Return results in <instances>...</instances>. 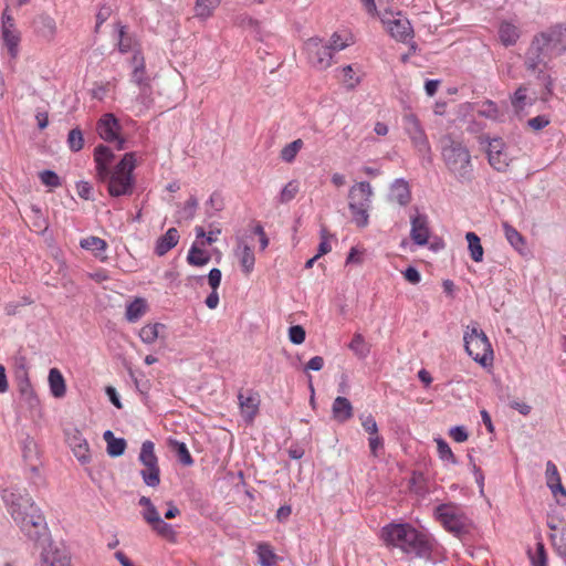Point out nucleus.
<instances>
[{
    "instance_id": "nucleus-61",
    "label": "nucleus",
    "mask_w": 566,
    "mask_h": 566,
    "mask_svg": "<svg viewBox=\"0 0 566 566\" xmlns=\"http://www.w3.org/2000/svg\"><path fill=\"white\" fill-rule=\"evenodd\" d=\"M449 434L455 442H464L469 437L468 431L463 426L451 428Z\"/></svg>"
},
{
    "instance_id": "nucleus-54",
    "label": "nucleus",
    "mask_w": 566,
    "mask_h": 566,
    "mask_svg": "<svg viewBox=\"0 0 566 566\" xmlns=\"http://www.w3.org/2000/svg\"><path fill=\"white\" fill-rule=\"evenodd\" d=\"M41 182L48 187L56 188L61 186V178L53 170H43L39 174Z\"/></svg>"
},
{
    "instance_id": "nucleus-38",
    "label": "nucleus",
    "mask_w": 566,
    "mask_h": 566,
    "mask_svg": "<svg viewBox=\"0 0 566 566\" xmlns=\"http://www.w3.org/2000/svg\"><path fill=\"white\" fill-rule=\"evenodd\" d=\"M527 554L532 566H547V553L545 549V545L542 542H537L535 551L532 552L531 549H528Z\"/></svg>"
},
{
    "instance_id": "nucleus-30",
    "label": "nucleus",
    "mask_w": 566,
    "mask_h": 566,
    "mask_svg": "<svg viewBox=\"0 0 566 566\" xmlns=\"http://www.w3.org/2000/svg\"><path fill=\"white\" fill-rule=\"evenodd\" d=\"M49 385L51 394L55 398H62L65 396L66 386L62 373L57 368H52L49 371Z\"/></svg>"
},
{
    "instance_id": "nucleus-7",
    "label": "nucleus",
    "mask_w": 566,
    "mask_h": 566,
    "mask_svg": "<svg viewBox=\"0 0 566 566\" xmlns=\"http://www.w3.org/2000/svg\"><path fill=\"white\" fill-rule=\"evenodd\" d=\"M436 518L457 537L469 534L471 521L463 510L454 503H443L434 510Z\"/></svg>"
},
{
    "instance_id": "nucleus-42",
    "label": "nucleus",
    "mask_w": 566,
    "mask_h": 566,
    "mask_svg": "<svg viewBox=\"0 0 566 566\" xmlns=\"http://www.w3.org/2000/svg\"><path fill=\"white\" fill-rule=\"evenodd\" d=\"M349 348L359 357L366 358L370 352L369 346L366 344L364 336L356 333L349 343Z\"/></svg>"
},
{
    "instance_id": "nucleus-52",
    "label": "nucleus",
    "mask_w": 566,
    "mask_h": 566,
    "mask_svg": "<svg viewBox=\"0 0 566 566\" xmlns=\"http://www.w3.org/2000/svg\"><path fill=\"white\" fill-rule=\"evenodd\" d=\"M297 192H298L297 182L294 180L287 182L280 193L279 202H281V203L290 202L291 200H293L295 198Z\"/></svg>"
},
{
    "instance_id": "nucleus-16",
    "label": "nucleus",
    "mask_w": 566,
    "mask_h": 566,
    "mask_svg": "<svg viewBox=\"0 0 566 566\" xmlns=\"http://www.w3.org/2000/svg\"><path fill=\"white\" fill-rule=\"evenodd\" d=\"M239 407L245 422L252 423L260 409V395L253 389L245 392L240 390L238 394Z\"/></svg>"
},
{
    "instance_id": "nucleus-50",
    "label": "nucleus",
    "mask_w": 566,
    "mask_h": 566,
    "mask_svg": "<svg viewBox=\"0 0 566 566\" xmlns=\"http://www.w3.org/2000/svg\"><path fill=\"white\" fill-rule=\"evenodd\" d=\"M479 114L485 118L497 119L500 117V111L495 102L486 99L482 103Z\"/></svg>"
},
{
    "instance_id": "nucleus-22",
    "label": "nucleus",
    "mask_w": 566,
    "mask_h": 566,
    "mask_svg": "<svg viewBox=\"0 0 566 566\" xmlns=\"http://www.w3.org/2000/svg\"><path fill=\"white\" fill-rule=\"evenodd\" d=\"M113 159L114 153L109 147L101 144L94 149V161L96 164L97 178H103L107 175V169H109V164Z\"/></svg>"
},
{
    "instance_id": "nucleus-5",
    "label": "nucleus",
    "mask_w": 566,
    "mask_h": 566,
    "mask_svg": "<svg viewBox=\"0 0 566 566\" xmlns=\"http://www.w3.org/2000/svg\"><path fill=\"white\" fill-rule=\"evenodd\" d=\"M465 352L482 367L492 365L493 349L485 333L479 328L478 323L467 326L463 336Z\"/></svg>"
},
{
    "instance_id": "nucleus-37",
    "label": "nucleus",
    "mask_w": 566,
    "mask_h": 566,
    "mask_svg": "<svg viewBox=\"0 0 566 566\" xmlns=\"http://www.w3.org/2000/svg\"><path fill=\"white\" fill-rule=\"evenodd\" d=\"M150 527L160 537H163L171 543L176 542V538H177L176 531L174 530L172 525L165 522L163 518H160L158 522L154 523Z\"/></svg>"
},
{
    "instance_id": "nucleus-23",
    "label": "nucleus",
    "mask_w": 566,
    "mask_h": 566,
    "mask_svg": "<svg viewBox=\"0 0 566 566\" xmlns=\"http://www.w3.org/2000/svg\"><path fill=\"white\" fill-rule=\"evenodd\" d=\"M35 33L46 41H52L56 34L55 20L48 14H40L33 20Z\"/></svg>"
},
{
    "instance_id": "nucleus-6",
    "label": "nucleus",
    "mask_w": 566,
    "mask_h": 566,
    "mask_svg": "<svg viewBox=\"0 0 566 566\" xmlns=\"http://www.w3.org/2000/svg\"><path fill=\"white\" fill-rule=\"evenodd\" d=\"M374 192L368 181H360L350 187L348 191V208L353 221L358 228H365L369 223V209Z\"/></svg>"
},
{
    "instance_id": "nucleus-8",
    "label": "nucleus",
    "mask_w": 566,
    "mask_h": 566,
    "mask_svg": "<svg viewBox=\"0 0 566 566\" xmlns=\"http://www.w3.org/2000/svg\"><path fill=\"white\" fill-rule=\"evenodd\" d=\"M138 459L145 467L140 471L144 483L147 486L157 488L160 484V468L153 441L146 440L143 442Z\"/></svg>"
},
{
    "instance_id": "nucleus-39",
    "label": "nucleus",
    "mask_w": 566,
    "mask_h": 566,
    "mask_svg": "<svg viewBox=\"0 0 566 566\" xmlns=\"http://www.w3.org/2000/svg\"><path fill=\"white\" fill-rule=\"evenodd\" d=\"M170 446L172 450L175 451L179 462L184 465H191L193 463V459L187 448V446L184 442L171 440Z\"/></svg>"
},
{
    "instance_id": "nucleus-25",
    "label": "nucleus",
    "mask_w": 566,
    "mask_h": 566,
    "mask_svg": "<svg viewBox=\"0 0 566 566\" xmlns=\"http://www.w3.org/2000/svg\"><path fill=\"white\" fill-rule=\"evenodd\" d=\"M179 232L176 228H170L167 232L159 237L156 241L155 253L158 256L165 255L168 251L175 248L179 242Z\"/></svg>"
},
{
    "instance_id": "nucleus-17",
    "label": "nucleus",
    "mask_w": 566,
    "mask_h": 566,
    "mask_svg": "<svg viewBox=\"0 0 566 566\" xmlns=\"http://www.w3.org/2000/svg\"><path fill=\"white\" fill-rule=\"evenodd\" d=\"M397 15V18L382 19L381 21L392 38L398 41L406 42L412 38L413 30L407 18L402 17L401 13H398Z\"/></svg>"
},
{
    "instance_id": "nucleus-58",
    "label": "nucleus",
    "mask_w": 566,
    "mask_h": 566,
    "mask_svg": "<svg viewBox=\"0 0 566 566\" xmlns=\"http://www.w3.org/2000/svg\"><path fill=\"white\" fill-rule=\"evenodd\" d=\"M551 123V119L548 116L546 115H538V116H535L533 118H530L527 120V126L530 128H532L533 130H541L543 128H545L546 126H548Z\"/></svg>"
},
{
    "instance_id": "nucleus-27",
    "label": "nucleus",
    "mask_w": 566,
    "mask_h": 566,
    "mask_svg": "<svg viewBox=\"0 0 566 566\" xmlns=\"http://www.w3.org/2000/svg\"><path fill=\"white\" fill-rule=\"evenodd\" d=\"M528 88L526 85H520L516 91L510 96L511 105L516 115H521L527 105H533L534 99L527 96Z\"/></svg>"
},
{
    "instance_id": "nucleus-43",
    "label": "nucleus",
    "mask_w": 566,
    "mask_h": 566,
    "mask_svg": "<svg viewBox=\"0 0 566 566\" xmlns=\"http://www.w3.org/2000/svg\"><path fill=\"white\" fill-rule=\"evenodd\" d=\"M302 147H303L302 139L293 140L292 143L284 146L283 149L281 150V154H280L281 159L285 163H292L295 159L297 153L301 150Z\"/></svg>"
},
{
    "instance_id": "nucleus-26",
    "label": "nucleus",
    "mask_w": 566,
    "mask_h": 566,
    "mask_svg": "<svg viewBox=\"0 0 566 566\" xmlns=\"http://www.w3.org/2000/svg\"><path fill=\"white\" fill-rule=\"evenodd\" d=\"M332 412L333 418L343 423L353 417V406L347 398L338 396L333 402Z\"/></svg>"
},
{
    "instance_id": "nucleus-28",
    "label": "nucleus",
    "mask_w": 566,
    "mask_h": 566,
    "mask_svg": "<svg viewBox=\"0 0 566 566\" xmlns=\"http://www.w3.org/2000/svg\"><path fill=\"white\" fill-rule=\"evenodd\" d=\"M211 260L210 253L200 247V244L196 241L192 243L191 248L188 251L187 262L193 266H203L208 264Z\"/></svg>"
},
{
    "instance_id": "nucleus-11",
    "label": "nucleus",
    "mask_w": 566,
    "mask_h": 566,
    "mask_svg": "<svg viewBox=\"0 0 566 566\" xmlns=\"http://www.w3.org/2000/svg\"><path fill=\"white\" fill-rule=\"evenodd\" d=\"M480 143H488V160L489 164L499 172H505L510 166L511 158L505 151V143L502 138H490L481 136Z\"/></svg>"
},
{
    "instance_id": "nucleus-31",
    "label": "nucleus",
    "mask_w": 566,
    "mask_h": 566,
    "mask_svg": "<svg viewBox=\"0 0 566 566\" xmlns=\"http://www.w3.org/2000/svg\"><path fill=\"white\" fill-rule=\"evenodd\" d=\"M499 38L503 45H514L520 39V30L510 22H502L499 28Z\"/></svg>"
},
{
    "instance_id": "nucleus-4",
    "label": "nucleus",
    "mask_w": 566,
    "mask_h": 566,
    "mask_svg": "<svg viewBox=\"0 0 566 566\" xmlns=\"http://www.w3.org/2000/svg\"><path fill=\"white\" fill-rule=\"evenodd\" d=\"M135 167V154L126 153L113 170L107 169V175L98 180L107 184V191L112 197L130 196L136 184Z\"/></svg>"
},
{
    "instance_id": "nucleus-1",
    "label": "nucleus",
    "mask_w": 566,
    "mask_h": 566,
    "mask_svg": "<svg viewBox=\"0 0 566 566\" xmlns=\"http://www.w3.org/2000/svg\"><path fill=\"white\" fill-rule=\"evenodd\" d=\"M2 500L18 527L30 541L38 543L46 538L45 518L27 492L6 489L2 492Z\"/></svg>"
},
{
    "instance_id": "nucleus-57",
    "label": "nucleus",
    "mask_w": 566,
    "mask_h": 566,
    "mask_svg": "<svg viewBox=\"0 0 566 566\" xmlns=\"http://www.w3.org/2000/svg\"><path fill=\"white\" fill-rule=\"evenodd\" d=\"M198 199L196 196H190L189 199L186 201L184 209L181 211L182 217L187 220H190L195 217L196 211L198 209Z\"/></svg>"
},
{
    "instance_id": "nucleus-46",
    "label": "nucleus",
    "mask_w": 566,
    "mask_h": 566,
    "mask_svg": "<svg viewBox=\"0 0 566 566\" xmlns=\"http://www.w3.org/2000/svg\"><path fill=\"white\" fill-rule=\"evenodd\" d=\"M159 327L164 325L159 323L145 325L139 332L140 339L146 344H153L158 338Z\"/></svg>"
},
{
    "instance_id": "nucleus-48",
    "label": "nucleus",
    "mask_w": 566,
    "mask_h": 566,
    "mask_svg": "<svg viewBox=\"0 0 566 566\" xmlns=\"http://www.w3.org/2000/svg\"><path fill=\"white\" fill-rule=\"evenodd\" d=\"M436 441H437V449H438L440 459L442 461L450 462L451 464H458V460H457L455 455L453 454L449 444L442 438H439Z\"/></svg>"
},
{
    "instance_id": "nucleus-20",
    "label": "nucleus",
    "mask_w": 566,
    "mask_h": 566,
    "mask_svg": "<svg viewBox=\"0 0 566 566\" xmlns=\"http://www.w3.org/2000/svg\"><path fill=\"white\" fill-rule=\"evenodd\" d=\"M21 450L25 465L32 473H38L40 465L39 449L34 439L29 434H25V437L21 440Z\"/></svg>"
},
{
    "instance_id": "nucleus-59",
    "label": "nucleus",
    "mask_w": 566,
    "mask_h": 566,
    "mask_svg": "<svg viewBox=\"0 0 566 566\" xmlns=\"http://www.w3.org/2000/svg\"><path fill=\"white\" fill-rule=\"evenodd\" d=\"M207 206L213 211L218 212L223 209V198L220 192L214 191L209 200L207 201Z\"/></svg>"
},
{
    "instance_id": "nucleus-35",
    "label": "nucleus",
    "mask_w": 566,
    "mask_h": 566,
    "mask_svg": "<svg viewBox=\"0 0 566 566\" xmlns=\"http://www.w3.org/2000/svg\"><path fill=\"white\" fill-rule=\"evenodd\" d=\"M147 310V304L144 298H135L126 307V319L130 323L137 322Z\"/></svg>"
},
{
    "instance_id": "nucleus-24",
    "label": "nucleus",
    "mask_w": 566,
    "mask_h": 566,
    "mask_svg": "<svg viewBox=\"0 0 566 566\" xmlns=\"http://www.w3.org/2000/svg\"><path fill=\"white\" fill-rule=\"evenodd\" d=\"M390 201H396L406 207L411 201V191L408 181L402 178L396 179L390 187Z\"/></svg>"
},
{
    "instance_id": "nucleus-15",
    "label": "nucleus",
    "mask_w": 566,
    "mask_h": 566,
    "mask_svg": "<svg viewBox=\"0 0 566 566\" xmlns=\"http://www.w3.org/2000/svg\"><path fill=\"white\" fill-rule=\"evenodd\" d=\"M552 57L534 36L525 53L524 66L527 72L535 73L538 67H547L548 60Z\"/></svg>"
},
{
    "instance_id": "nucleus-55",
    "label": "nucleus",
    "mask_w": 566,
    "mask_h": 566,
    "mask_svg": "<svg viewBox=\"0 0 566 566\" xmlns=\"http://www.w3.org/2000/svg\"><path fill=\"white\" fill-rule=\"evenodd\" d=\"M118 33H119L118 50L122 53H127L132 49L133 39L130 36L126 35V27L125 25L118 24Z\"/></svg>"
},
{
    "instance_id": "nucleus-60",
    "label": "nucleus",
    "mask_w": 566,
    "mask_h": 566,
    "mask_svg": "<svg viewBox=\"0 0 566 566\" xmlns=\"http://www.w3.org/2000/svg\"><path fill=\"white\" fill-rule=\"evenodd\" d=\"M321 243L318 244L317 253L316 255L321 258L322 255L328 253L331 251V244L328 243V235L327 230L323 228L321 230Z\"/></svg>"
},
{
    "instance_id": "nucleus-64",
    "label": "nucleus",
    "mask_w": 566,
    "mask_h": 566,
    "mask_svg": "<svg viewBox=\"0 0 566 566\" xmlns=\"http://www.w3.org/2000/svg\"><path fill=\"white\" fill-rule=\"evenodd\" d=\"M143 517L150 526L161 518L155 505L145 509Z\"/></svg>"
},
{
    "instance_id": "nucleus-32",
    "label": "nucleus",
    "mask_w": 566,
    "mask_h": 566,
    "mask_svg": "<svg viewBox=\"0 0 566 566\" xmlns=\"http://www.w3.org/2000/svg\"><path fill=\"white\" fill-rule=\"evenodd\" d=\"M546 482L553 494H556L557 492L563 494L566 493L562 484L557 467L552 461H548L546 464Z\"/></svg>"
},
{
    "instance_id": "nucleus-34",
    "label": "nucleus",
    "mask_w": 566,
    "mask_h": 566,
    "mask_svg": "<svg viewBox=\"0 0 566 566\" xmlns=\"http://www.w3.org/2000/svg\"><path fill=\"white\" fill-rule=\"evenodd\" d=\"M547 67H538L535 73L536 80L544 85V92L541 95L543 102H547L553 95L554 81L552 76L546 72Z\"/></svg>"
},
{
    "instance_id": "nucleus-3",
    "label": "nucleus",
    "mask_w": 566,
    "mask_h": 566,
    "mask_svg": "<svg viewBox=\"0 0 566 566\" xmlns=\"http://www.w3.org/2000/svg\"><path fill=\"white\" fill-rule=\"evenodd\" d=\"M442 159L451 174L461 181L472 179L471 155L467 146L460 140H455L451 135L441 138Z\"/></svg>"
},
{
    "instance_id": "nucleus-51",
    "label": "nucleus",
    "mask_w": 566,
    "mask_h": 566,
    "mask_svg": "<svg viewBox=\"0 0 566 566\" xmlns=\"http://www.w3.org/2000/svg\"><path fill=\"white\" fill-rule=\"evenodd\" d=\"M126 447L127 443L124 438H116L113 441H109V444L106 447V451L109 457L117 458L124 454Z\"/></svg>"
},
{
    "instance_id": "nucleus-29",
    "label": "nucleus",
    "mask_w": 566,
    "mask_h": 566,
    "mask_svg": "<svg viewBox=\"0 0 566 566\" xmlns=\"http://www.w3.org/2000/svg\"><path fill=\"white\" fill-rule=\"evenodd\" d=\"M132 64L134 70L132 73V80L138 85H147L148 78L145 76V60L140 51H136L132 57Z\"/></svg>"
},
{
    "instance_id": "nucleus-10",
    "label": "nucleus",
    "mask_w": 566,
    "mask_h": 566,
    "mask_svg": "<svg viewBox=\"0 0 566 566\" xmlns=\"http://www.w3.org/2000/svg\"><path fill=\"white\" fill-rule=\"evenodd\" d=\"M310 63L317 70H326L332 64L334 53L321 38L314 36L305 42Z\"/></svg>"
},
{
    "instance_id": "nucleus-19",
    "label": "nucleus",
    "mask_w": 566,
    "mask_h": 566,
    "mask_svg": "<svg viewBox=\"0 0 566 566\" xmlns=\"http://www.w3.org/2000/svg\"><path fill=\"white\" fill-rule=\"evenodd\" d=\"M66 441L74 455L82 464L88 463L91 461L88 443L80 430L73 429L72 431L67 432Z\"/></svg>"
},
{
    "instance_id": "nucleus-13",
    "label": "nucleus",
    "mask_w": 566,
    "mask_h": 566,
    "mask_svg": "<svg viewBox=\"0 0 566 566\" xmlns=\"http://www.w3.org/2000/svg\"><path fill=\"white\" fill-rule=\"evenodd\" d=\"M405 130L412 142V145L421 155H428L431 151L429 140L419 119L413 114H408L403 117Z\"/></svg>"
},
{
    "instance_id": "nucleus-63",
    "label": "nucleus",
    "mask_w": 566,
    "mask_h": 566,
    "mask_svg": "<svg viewBox=\"0 0 566 566\" xmlns=\"http://www.w3.org/2000/svg\"><path fill=\"white\" fill-rule=\"evenodd\" d=\"M221 276H222V273L219 269L213 268L210 270V272L208 274V283L212 290H214V291L218 290V287L220 286V283H221Z\"/></svg>"
},
{
    "instance_id": "nucleus-18",
    "label": "nucleus",
    "mask_w": 566,
    "mask_h": 566,
    "mask_svg": "<svg viewBox=\"0 0 566 566\" xmlns=\"http://www.w3.org/2000/svg\"><path fill=\"white\" fill-rule=\"evenodd\" d=\"M418 211V208H415ZM411 230L410 238L418 245H426L430 237L428 217L417 212L410 217Z\"/></svg>"
},
{
    "instance_id": "nucleus-14",
    "label": "nucleus",
    "mask_w": 566,
    "mask_h": 566,
    "mask_svg": "<svg viewBox=\"0 0 566 566\" xmlns=\"http://www.w3.org/2000/svg\"><path fill=\"white\" fill-rule=\"evenodd\" d=\"M2 22V40L4 45L7 46L9 54L12 59H15L19 51L20 43V32L15 28L14 19L9 13V9L7 8L2 12L1 17Z\"/></svg>"
},
{
    "instance_id": "nucleus-53",
    "label": "nucleus",
    "mask_w": 566,
    "mask_h": 566,
    "mask_svg": "<svg viewBox=\"0 0 566 566\" xmlns=\"http://www.w3.org/2000/svg\"><path fill=\"white\" fill-rule=\"evenodd\" d=\"M31 212H32L31 218L33 220L34 231H36L39 233L45 231L48 229V222H46L45 218L43 217L42 210L36 206H32Z\"/></svg>"
},
{
    "instance_id": "nucleus-2",
    "label": "nucleus",
    "mask_w": 566,
    "mask_h": 566,
    "mask_svg": "<svg viewBox=\"0 0 566 566\" xmlns=\"http://www.w3.org/2000/svg\"><path fill=\"white\" fill-rule=\"evenodd\" d=\"M381 539L387 546L400 548L403 553L430 559L432 544L429 536L409 523H389L381 527Z\"/></svg>"
},
{
    "instance_id": "nucleus-33",
    "label": "nucleus",
    "mask_w": 566,
    "mask_h": 566,
    "mask_svg": "<svg viewBox=\"0 0 566 566\" xmlns=\"http://www.w3.org/2000/svg\"><path fill=\"white\" fill-rule=\"evenodd\" d=\"M502 228L504 230V234L509 243L520 253H523L525 248V239L524 237L509 222H503Z\"/></svg>"
},
{
    "instance_id": "nucleus-62",
    "label": "nucleus",
    "mask_w": 566,
    "mask_h": 566,
    "mask_svg": "<svg viewBox=\"0 0 566 566\" xmlns=\"http://www.w3.org/2000/svg\"><path fill=\"white\" fill-rule=\"evenodd\" d=\"M361 426L365 429V431L368 432L370 436L378 433L377 422L371 415H368L363 419Z\"/></svg>"
},
{
    "instance_id": "nucleus-47",
    "label": "nucleus",
    "mask_w": 566,
    "mask_h": 566,
    "mask_svg": "<svg viewBox=\"0 0 566 566\" xmlns=\"http://www.w3.org/2000/svg\"><path fill=\"white\" fill-rule=\"evenodd\" d=\"M67 146L74 153H77L83 148L84 137L82 130L78 127L70 130L67 136Z\"/></svg>"
},
{
    "instance_id": "nucleus-45",
    "label": "nucleus",
    "mask_w": 566,
    "mask_h": 566,
    "mask_svg": "<svg viewBox=\"0 0 566 566\" xmlns=\"http://www.w3.org/2000/svg\"><path fill=\"white\" fill-rule=\"evenodd\" d=\"M258 556L261 566H273L276 562V555L268 544H260L258 547Z\"/></svg>"
},
{
    "instance_id": "nucleus-9",
    "label": "nucleus",
    "mask_w": 566,
    "mask_h": 566,
    "mask_svg": "<svg viewBox=\"0 0 566 566\" xmlns=\"http://www.w3.org/2000/svg\"><path fill=\"white\" fill-rule=\"evenodd\" d=\"M535 38L553 57L566 52V27L560 24L554 25L536 34Z\"/></svg>"
},
{
    "instance_id": "nucleus-49",
    "label": "nucleus",
    "mask_w": 566,
    "mask_h": 566,
    "mask_svg": "<svg viewBox=\"0 0 566 566\" xmlns=\"http://www.w3.org/2000/svg\"><path fill=\"white\" fill-rule=\"evenodd\" d=\"M20 394L21 397L28 402L30 408H34L39 405V399L34 394V390L29 380H25L24 382L21 384Z\"/></svg>"
},
{
    "instance_id": "nucleus-56",
    "label": "nucleus",
    "mask_w": 566,
    "mask_h": 566,
    "mask_svg": "<svg viewBox=\"0 0 566 566\" xmlns=\"http://www.w3.org/2000/svg\"><path fill=\"white\" fill-rule=\"evenodd\" d=\"M305 329L301 325H293L289 328V338L291 343L300 345L305 340Z\"/></svg>"
},
{
    "instance_id": "nucleus-40",
    "label": "nucleus",
    "mask_w": 566,
    "mask_h": 566,
    "mask_svg": "<svg viewBox=\"0 0 566 566\" xmlns=\"http://www.w3.org/2000/svg\"><path fill=\"white\" fill-rule=\"evenodd\" d=\"M239 249H240V252H239L240 264H241L244 273L249 274V273H251V271L254 268V262H255L254 253H253L252 249L247 244H244L242 248H239Z\"/></svg>"
},
{
    "instance_id": "nucleus-36",
    "label": "nucleus",
    "mask_w": 566,
    "mask_h": 566,
    "mask_svg": "<svg viewBox=\"0 0 566 566\" xmlns=\"http://www.w3.org/2000/svg\"><path fill=\"white\" fill-rule=\"evenodd\" d=\"M468 241V248L470 255L474 262H481L483 260V247L481 240L475 232H468L465 234Z\"/></svg>"
},
{
    "instance_id": "nucleus-12",
    "label": "nucleus",
    "mask_w": 566,
    "mask_h": 566,
    "mask_svg": "<svg viewBox=\"0 0 566 566\" xmlns=\"http://www.w3.org/2000/svg\"><path fill=\"white\" fill-rule=\"evenodd\" d=\"M120 128L118 119L112 113L104 114L96 124L98 136L107 143H116L117 150L124 149L126 143L119 136Z\"/></svg>"
},
{
    "instance_id": "nucleus-41",
    "label": "nucleus",
    "mask_w": 566,
    "mask_h": 566,
    "mask_svg": "<svg viewBox=\"0 0 566 566\" xmlns=\"http://www.w3.org/2000/svg\"><path fill=\"white\" fill-rule=\"evenodd\" d=\"M80 247L85 250L94 251L96 252L95 254L98 255L99 252H104L107 249V243L98 237L91 235L82 239Z\"/></svg>"
},
{
    "instance_id": "nucleus-44",
    "label": "nucleus",
    "mask_w": 566,
    "mask_h": 566,
    "mask_svg": "<svg viewBox=\"0 0 566 566\" xmlns=\"http://www.w3.org/2000/svg\"><path fill=\"white\" fill-rule=\"evenodd\" d=\"M221 0H197L196 12L198 17L208 18L220 4Z\"/></svg>"
},
{
    "instance_id": "nucleus-21",
    "label": "nucleus",
    "mask_w": 566,
    "mask_h": 566,
    "mask_svg": "<svg viewBox=\"0 0 566 566\" xmlns=\"http://www.w3.org/2000/svg\"><path fill=\"white\" fill-rule=\"evenodd\" d=\"M70 557L64 551L50 543L41 552V566H70Z\"/></svg>"
}]
</instances>
